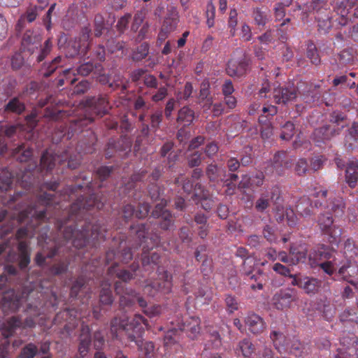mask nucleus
Instances as JSON below:
<instances>
[{"label":"nucleus","instance_id":"nucleus-1","mask_svg":"<svg viewBox=\"0 0 358 358\" xmlns=\"http://www.w3.org/2000/svg\"><path fill=\"white\" fill-rule=\"evenodd\" d=\"M148 327L145 320L140 315H135L134 317L129 320L126 316L122 318H115L111 322V332L115 336H117L119 331H130L132 330L137 334H141L145 327Z\"/></svg>","mask_w":358,"mask_h":358},{"label":"nucleus","instance_id":"nucleus-2","mask_svg":"<svg viewBox=\"0 0 358 358\" xmlns=\"http://www.w3.org/2000/svg\"><path fill=\"white\" fill-rule=\"evenodd\" d=\"M344 117L339 113H334L331 124L319 129H316L313 134V138L316 143L324 142L338 134L345 126Z\"/></svg>","mask_w":358,"mask_h":358},{"label":"nucleus","instance_id":"nucleus-3","mask_svg":"<svg viewBox=\"0 0 358 358\" xmlns=\"http://www.w3.org/2000/svg\"><path fill=\"white\" fill-rule=\"evenodd\" d=\"M317 255L319 256L318 265L327 274L332 275L338 266V258L334 256V252L322 247L318 249Z\"/></svg>","mask_w":358,"mask_h":358},{"label":"nucleus","instance_id":"nucleus-4","mask_svg":"<svg viewBox=\"0 0 358 358\" xmlns=\"http://www.w3.org/2000/svg\"><path fill=\"white\" fill-rule=\"evenodd\" d=\"M317 222L321 231L329 236L330 242L337 243L341 235V229L334 225L332 217L329 214H321Z\"/></svg>","mask_w":358,"mask_h":358},{"label":"nucleus","instance_id":"nucleus-5","mask_svg":"<svg viewBox=\"0 0 358 358\" xmlns=\"http://www.w3.org/2000/svg\"><path fill=\"white\" fill-rule=\"evenodd\" d=\"M340 358H356L358 355V339L352 334H348L341 339Z\"/></svg>","mask_w":358,"mask_h":358},{"label":"nucleus","instance_id":"nucleus-6","mask_svg":"<svg viewBox=\"0 0 358 358\" xmlns=\"http://www.w3.org/2000/svg\"><path fill=\"white\" fill-rule=\"evenodd\" d=\"M290 278L292 279L291 284L298 286L307 294H315L321 287V281L313 277L290 275Z\"/></svg>","mask_w":358,"mask_h":358},{"label":"nucleus","instance_id":"nucleus-7","mask_svg":"<svg viewBox=\"0 0 358 358\" xmlns=\"http://www.w3.org/2000/svg\"><path fill=\"white\" fill-rule=\"evenodd\" d=\"M296 90L294 87L284 88L279 87L274 89L273 98L277 103H287L296 98Z\"/></svg>","mask_w":358,"mask_h":358},{"label":"nucleus","instance_id":"nucleus-8","mask_svg":"<svg viewBox=\"0 0 358 358\" xmlns=\"http://www.w3.org/2000/svg\"><path fill=\"white\" fill-rule=\"evenodd\" d=\"M338 273L341 278L351 283L356 284L358 280V267L350 262L348 264H344L339 268Z\"/></svg>","mask_w":358,"mask_h":358},{"label":"nucleus","instance_id":"nucleus-9","mask_svg":"<svg viewBox=\"0 0 358 358\" xmlns=\"http://www.w3.org/2000/svg\"><path fill=\"white\" fill-rule=\"evenodd\" d=\"M345 182L351 188L356 187L358 181V160L352 158L348 161L345 170Z\"/></svg>","mask_w":358,"mask_h":358},{"label":"nucleus","instance_id":"nucleus-10","mask_svg":"<svg viewBox=\"0 0 358 358\" xmlns=\"http://www.w3.org/2000/svg\"><path fill=\"white\" fill-rule=\"evenodd\" d=\"M245 322L249 330L253 334H259L262 332L265 328L263 320L256 314L248 315Z\"/></svg>","mask_w":358,"mask_h":358},{"label":"nucleus","instance_id":"nucleus-11","mask_svg":"<svg viewBox=\"0 0 358 358\" xmlns=\"http://www.w3.org/2000/svg\"><path fill=\"white\" fill-rule=\"evenodd\" d=\"M274 303L277 308H284L289 306L292 301L294 300V291L285 290L281 291L274 296Z\"/></svg>","mask_w":358,"mask_h":358},{"label":"nucleus","instance_id":"nucleus-12","mask_svg":"<svg viewBox=\"0 0 358 358\" xmlns=\"http://www.w3.org/2000/svg\"><path fill=\"white\" fill-rule=\"evenodd\" d=\"M19 299L13 290H10L6 293L3 297V308L4 310H10L12 311L16 310L20 306Z\"/></svg>","mask_w":358,"mask_h":358},{"label":"nucleus","instance_id":"nucleus-13","mask_svg":"<svg viewBox=\"0 0 358 358\" xmlns=\"http://www.w3.org/2000/svg\"><path fill=\"white\" fill-rule=\"evenodd\" d=\"M247 64L244 62L231 59L229 62L227 72L230 76H241L246 71Z\"/></svg>","mask_w":358,"mask_h":358},{"label":"nucleus","instance_id":"nucleus-14","mask_svg":"<svg viewBox=\"0 0 358 358\" xmlns=\"http://www.w3.org/2000/svg\"><path fill=\"white\" fill-rule=\"evenodd\" d=\"M289 254L291 255L290 265H295L306 260L307 251L303 246H300L297 248L292 247Z\"/></svg>","mask_w":358,"mask_h":358},{"label":"nucleus","instance_id":"nucleus-15","mask_svg":"<svg viewBox=\"0 0 358 358\" xmlns=\"http://www.w3.org/2000/svg\"><path fill=\"white\" fill-rule=\"evenodd\" d=\"M149 210L150 206L147 203L143 204L139 207L138 210H135L134 208L130 205H128L124 208V213L126 217H128L134 214L136 217L144 218L148 215Z\"/></svg>","mask_w":358,"mask_h":358},{"label":"nucleus","instance_id":"nucleus-16","mask_svg":"<svg viewBox=\"0 0 358 358\" xmlns=\"http://www.w3.org/2000/svg\"><path fill=\"white\" fill-rule=\"evenodd\" d=\"M200 320L198 317H190L189 320L183 324L182 330L189 331V336L194 338L200 330Z\"/></svg>","mask_w":358,"mask_h":358},{"label":"nucleus","instance_id":"nucleus-17","mask_svg":"<svg viewBox=\"0 0 358 358\" xmlns=\"http://www.w3.org/2000/svg\"><path fill=\"white\" fill-rule=\"evenodd\" d=\"M194 118V113L188 107H183L178 112L177 121L185 125L190 124Z\"/></svg>","mask_w":358,"mask_h":358},{"label":"nucleus","instance_id":"nucleus-18","mask_svg":"<svg viewBox=\"0 0 358 358\" xmlns=\"http://www.w3.org/2000/svg\"><path fill=\"white\" fill-rule=\"evenodd\" d=\"M136 301H138L140 306L142 308L146 306V302L145 301V300L141 297L137 296L133 292H131V294H125L124 295H122L120 297V304L121 306H129L131 303H135Z\"/></svg>","mask_w":358,"mask_h":358},{"label":"nucleus","instance_id":"nucleus-19","mask_svg":"<svg viewBox=\"0 0 358 358\" xmlns=\"http://www.w3.org/2000/svg\"><path fill=\"white\" fill-rule=\"evenodd\" d=\"M338 58L341 66L351 64L356 59V52L352 48L344 50L339 54Z\"/></svg>","mask_w":358,"mask_h":358},{"label":"nucleus","instance_id":"nucleus-20","mask_svg":"<svg viewBox=\"0 0 358 358\" xmlns=\"http://www.w3.org/2000/svg\"><path fill=\"white\" fill-rule=\"evenodd\" d=\"M152 215L155 217H162L165 221L164 223H162V227L166 229H169L171 224V220H169V217L171 215L168 210L163 209V205L162 203L156 206L155 210L152 212Z\"/></svg>","mask_w":358,"mask_h":358},{"label":"nucleus","instance_id":"nucleus-21","mask_svg":"<svg viewBox=\"0 0 358 358\" xmlns=\"http://www.w3.org/2000/svg\"><path fill=\"white\" fill-rule=\"evenodd\" d=\"M18 250L20 252V266L21 268H25L30 262L27 244L23 241L20 242Z\"/></svg>","mask_w":358,"mask_h":358},{"label":"nucleus","instance_id":"nucleus-22","mask_svg":"<svg viewBox=\"0 0 358 358\" xmlns=\"http://www.w3.org/2000/svg\"><path fill=\"white\" fill-rule=\"evenodd\" d=\"M313 206L309 202L308 199H303L296 206L298 213L303 217H307L311 215L313 212Z\"/></svg>","mask_w":358,"mask_h":358},{"label":"nucleus","instance_id":"nucleus-23","mask_svg":"<svg viewBox=\"0 0 358 358\" xmlns=\"http://www.w3.org/2000/svg\"><path fill=\"white\" fill-rule=\"evenodd\" d=\"M56 160L55 156L46 152L41 157V166L44 169L51 170L55 166V162Z\"/></svg>","mask_w":358,"mask_h":358},{"label":"nucleus","instance_id":"nucleus-24","mask_svg":"<svg viewBox=\"0 0 358 358\" xmlns=\"http://www.w3.org/2000/svg\"><path fill=\"white\" fill-rule=\"evenodd\" d=\"M24 110V106L21 103L18 99L14 98L11 99L6 107V110L15 113L17 114L21 113Z\"/></svg>","mask_w":358,"mask_h":358},{"label":"nucleus","instance_id":"nucleus-25","mask_svg":"<svg viewBox=\"0 0 358 358\" xmlns=\"http://www.w3.org/2000/svg\"><path fill=\"white\" fill-rule=\"evenodd\" d=\"M287 7L280 3H278L274 8V14L275 20L278 21L283 20L282 22H289L291 19L289 17H285V8Z\"/></svg>","mask_w":358,"mask_h":358},{"label":"nucleus","instance_id":"nucleus-26","mask_svg":"<svg viewBox=\"0 0 358 358\" xmlns=\"http://www.w3.org/2000/svg\"><path fill=\"white\" fill-rule=\"evenodd\" d=\"M238 349L241 351L244 357H249L254 352V346L248 339H244L239 343Z\"/></svg>","mask_w":358,"mask_h":358},{"label":"nucleus","instance_id":"nucleus-27","mask_svg":"<svg viewBox=\"0 0 358 358\" xmlns=\"http://www.w3.org/2000/svg\"><path fill=\"white\" fill-rule=\"evenodd\" d=\"M344 253L350 258L357 255V248L352 239L347 238L344 242Z\"/></svg>","mask_w":358,"mask_h":358},{"label":"nucleus","instance_id":"nucleus-28","mask_svg":"<svg viewBox=\"0 0 358 358\" xmlns=\"http://www.w3.org/2000/svg\"><path fill=\"white\" fill-rule=\"evenodd\" d=\"M100 301L102 303L109 305L113 302V296L109 287L106 285L101 289Z\"/></svg>","mask_w":358,"mask_h":358},{"label":"nucleus","instance_id":"nucleus-29","mask_svg":"<svg viewBox=\"0 0 358 358\" xmlns=\"http://www.w3.org/2000/svg\"><path fill=\"white\" fill-rule=\"evenodd\" d=\"M90 344V339L88 335L83 336V338H81L78 348L79 354L83 358H84L87 355Z\"/></svg>","mask_w":358,"mask_h":358},{"label":"nucleus","instance_id":"nucleus-30","mask_svg":"<svg viewBox=\"0 0 358 358\" xmlns=\"http://www.w3.org/2000/svg\"><path fill=\"white\" fill-rule=\"evenodd\" d=\"M294 124L287 122L282 128V131L280 135L281 138L286 141L291 139L294 135Z\"/></svg>","mask_w":358,"mask_h":358},{"label":"nucleus","instance_id":"nucleus-31","mask_svg":"<svg viewBox=\"0 0 358 358\" xmlns=\"http://www.w3.org/2000/svg\"><path fill=\"white\" fill-rule=\"evenodd\" d=\"M43 11L42 9L38 10L36 8H30L27 10V13L21 17L22 21H28L29 22H31L34 20H36V17L39 15H41V12Z\"/></svg>","mask_w":358,"mask_h":358},{"label":"nucleus","instance_id":"nucleus-32","mask_svg":"<svg viewBox=\"0 0 358 358\" xmlns=\"http://www.w3.org/2000/svg\"><path fill=\"white\" fill-rule=\"evenodd\" d=\"M20 324V322L17 318H10L7 322V329L3 331V335L6 338L11 336L15 328L18 327Z\"/></svg>","mask_w":358,"mask_h":358},{"label":"nucleus","instance_id":"nucleus-33","mask_svg":"<svg viewBox=\"0 0 358 358\" xmlns=\"http://www.w3.org/2000/svg\"><path fill=\"white\" fill-rule=\"evenodd\" d=\"M327 0H311V1L307 5V9L320 11L322 8H325Z\"/></svg>","mask_w":358,"mask_h":358},{"label":"nucleus","instance_id":"nucleus-34","mask_svg":"<svg viewBox=\"0 0 358 358\" xmlns=\"http://www.w3.org/2000/svg\"><path fill=\"white\" fill-rule=\"evenodd\" d=\"M24 148L23 145L19 146L17 148H16L13 152V154L15 155L17 154H19L20 152H22V155L18 156L17 158L20 162H25L28 159L30 158L31 156V152L29 150H24Z\"/></svg>","mask_w":358,"mask_h":358},{"label":"nucleus","instance_id":"nucleus-35","mask_svg":"<svg viewBox=\"0 0 358 358\" xmlns=\"http://www.w3.org/2000/svg\"><path fill=\"white\" fill-rule=\"evenodd\" d=\"M36 347L33 344H29L23 348L21 353L22 358H33L36 354Z\"/></svg>","mask_w":358,"mask_h":358},{"label":"nucleus","instance_id":"nucleus-36","mask_svg":"<svg viewBox=\"0 0 358 358\" xmlns=\"http://www.w3.org/2000/svg\"><path fill=\"white\" fill-rule=\"evenodd\" d=\"M269 206V199L266 196H262L255 203V208L260 212L264 211Z\"/></svg>","mask_w":358,"mask_h":358},{"label":"nucleus","instance_id":"nucleus-37","mask_svg":"<svg viewBox=\"0 0 358 358\" xmlns=\"http://www.w3.org/2000/svg\"><path fill=\"white\" fill-rule=\"evenodd\" d=\"M344 208V201L341 198H340L333 202L331 210L336 215H341L343 213Z\"/></svg>","mask_w":358,"mask_h":358},{"label":"nucleus","instance_id":"nucleus-38","mask_svg":"<svg viewBox=\"0 0 358 358\" xmlns=\"http://www.w3.org/2000/svg\"><path fill=\"white\" fill-rule=\"evenodd\" d=\"M308 170V163L304 159H300L295 166V171L298 175L304 174Z\"/></svg>","mask_w":358,"mask_h":358},{"label":"nucleus","instance_id":"nucleus-39","mask_svg":"<svg viewBox=\"0 0 358 358\" xmlns=\"http://www.w3.org/2000/svg\"><path fill=\"white\" fill-rule=\"evenodd\" d=\"M273 269L276 273H278L282 275L289 276V277H290V275H292L290 274L289 269L281 264H279V263L275 264L273 266Z\"/></svg>","mask_w":358,"mask_h":358},{"label":"nucleus","instance_id":"nucleus-40","mask_svg":"<svg viewBox=\"0 0 358 358\" xmlns=\"http://www.w3.org/2000/svg\"><path fill=\"white\" fill-rule=\"evenodd\" d=\"M93 70V65L90 63H85L77 69V72L83 76H87Z\"/></svg>","mask_w":358,"mask_h":358},{"label":"nucleus","instance_id":"nucleus-41","mask_svg":"<svg viewBox=\"0 0 358 358\" xmlns=\"http://www.w3.org/2000/svg\"><path fill=\"white\" fill-rule=\"evenodd\" d=\"M209 87L210 83L208 80H205L202 82L200 90V99H206L209 96Z\"/></svg>","mask_w":358,"mask_h":358},{"label":"nucleus","instance_id":"nucleus-42","mask_svg":"<svg viewBox=\"0 0 358 358\" xmlns=\"http://www.w3.org/2000/svg\"><path fill=\"white\" fill-rule=\"evenodd\" d=\"M264 237L270 242H274L276 241V236L274 234V230L272 227L266 226L263 231Z\"/></svg>","mask_w":358,"mask_h":358},{"label":"nucleus","instance_id":"nucleus-43","mask_svg":"<svg viewBox=\"0 0 358 358\" xmlns=\"http://www.w3.org/2000/svg\"><path fill=\"white\" fill-rule=\"evenodd\" d=\"M215 8L213 2L210 1L208 3L206 7V17L208 22L214 20Z\"/></svg>","mask_w":358,"mask_h":358},{"label":"nucleus","instance_id":"nucleus-44","mask_svg":"<svg viewBox=\"0 0 358 358\" xmlns=\"http://www.w3.org/2000/svg\"><path fill=\"white\" fill-rule=\"evenodd\" d=\"M287 223L289 225H294L296 223L297 217L294 213V210L291 208L286 209L285 212Z\"/></svg>","mask_w":358,"mask_h":358},{"label":"nucleus","instance_id":"nucleus-45","mask_svg":"<svg viewBox=\"0 0 358 358\" xmlns=\"http://www.w3.org/2000/svg\"><path fill=\"white\" fill-rule=\"evenodd\" d=\"M55 8L56 3H52L43 18V22H51L52 15H55L57 14Z\"/></svg>","mask_w":358,"mask_h":358},{"label":"nucleus","instance_id":"nucleus-46","mask_svg":"<svg viewBox=\"0 0 358 358\" xmlns=\"http://www.w3.org/2000/svg\"><path fill=\"white\" fill-rule=\"evenodd\" d=\"M166 279L163 282V285L158 283V287L157 289L164 292L167 293L171 290V282L170 280L169 279L168 275H166Z\"/></svg>","mask_w":358,"mask_h":358},{"label":"nucleus","instance_id":"nucleus-47","mask_svg":"<svg viewBox=\"0 0 358 358\" xmlns=\"http://www.w3.org/2000/svg\"><path fill=\"white\" fill-rule=\"evenodd\" d=\"M307 55L310 59L311 62L313 64H317L320 62V59L318 58V55L316 52L315 47L309 48V49L307 52Z\"/></svg>","mask_w":358,"mask_h":358},{"label":"nucleus","instance_id":"nucleus-48","mask_svg":"<svg viewBox=\"0 0 358 358\" xmlns=\"http://www.w3.org/2000/svg\"><path fill=\"white\" fill-rule=\"evenodd\" d=\"M144 313L149 317H154L161 313V307L159 306H153L144 310Z\"/></svg>","mask_w":358,"mask_h":358},{"label":"nucleus","instance_id":"nucleus-49","mask_svg":"<svg viewBox=\"0 0 358 358\" xmlns=\"http://www.w3.org/2000/svg\"><path fill=\"white\" fill-rule=\"evenodd\" d=\"M226 303L230 312H234L238 309V303L236 299L231 296L226 298Z\"/></svg>","mask_w":358,"mask_h":358},{"label":"nucleus","instance_id":"nucleus-50","mask_svg":"<svg viewBox=\"0 0 358 358\" xmlns=\"http://www.w3.org/2000/svg\"><path fill=\"white\" fill-rule=\"evenodd\" d=\"M201 156L197 152L193 153L188 159V162L189 166H198L201 163Z\"/></svg>","mask_w":358,"mask_h":358},{"label":"nucleus","instance_id":"nucleus-51","mask_svg":"<svg viewBox=\"0 0 358 358\" xmlns=\"http://www.w3.org/2000/svg\"><path fill=\"white\" fill-rule=\"evenodd\" d=\"M167 94V90L165 87H162L159 90V91L152 96V99L154 101H159L164 99Z\"/></svg>","mask_w":358,"mask_h":358},{"label":"nucleus","instance_id":"nucleus-52","mask_svg":"<svg viewBox=\"0 0 358 358\" xmlns=\"http://www.w3.org/2000/svg\"><path fill=\"white\" fill-rule=\"evenodd\" d=\"M271 338L273 340L274 345L275 346V348H279L280 345H281V341L280 340H282L283 338V336L281 334H280V333H278L277 331H273L271 334Z\"/></svg>","mask_w":358,"mask_h":358},{"label":"nucleus","instance_id":"nucleus-53","mask_svg":"<svg viewBox=\"0 0 358 358\" xmlns=\"http://www.w3.org/2000/svg\"><path fill=\"white\" fill-rule=\"evenodd\" d=\"M253 15L256 22H262L263 21L266 20V15L259 8L254 10Z\"/></svg>","mask_w":358,"mask_h":358},{"label":"nucleus","instance_id":"nucleus-54","mask_svg":"<svg viewBox=\"0 0 358 358\" xmlns=\"http://www.w3.org/2000/svg\"><path fill=\"white\" fill-rule=\"evenodd\" d=\"M167 11L168 13L165 17L166 20H169L172 21H176L178 20V13L176 11V9L173 6H171Z\"/></svg>","mask_w":358,"mask_h":358},{"label":"nucleus","instance_id":"nucleus-55","mask_svg":"<svg viewBox=\"0 0 358 358\" xmlns=\"http://www.w3.org/2000/svg\"><path fill=\"white\" fill-rule=\"evenodd\" d=\"M234 87L231 81L227 80L222 86V92L227 95H231L234 92Z\"/></svg>","mask_w":358,"mask_h":358},{"label":"nucleus","instance_id":"nucleus-56","mask_svg":"<svg viewBox=\"0 0 358 358\" xmlns=\"http://www.w3.org/2000/svg\"><path fill=\"white\" fill-rule=\"evenodd\" d=\"M218 169L217 166L210 164L208 166L207 174L210 180H215L217 177Z\"/></svg>","mask_w":358,"mask_h":358},{"label":"nucleus","instance_id":"nucleus-57","mask_svg":"<svg viewBox=\"0 0 358 358\" xmlns=\"http://www.w3.org/2000/svg\"><path fill=\"white\" fill-rule=\"evenodd\" d=\"M218 151V147L216 144L215 143H209L207 146H206V154L208 156V157H211L213 155H214L215 154H216Z\"/></svg>","mask_w":358,"mask_h":358},{"label":"nucleus","instance_id":"nucleus-58","mask_svg":"<svg viewBox=\"0 0 358 358\" xmlns=\"http://www.w3.org/2000/svg\"><path fill=\"white\" fill-rule=\"evenodd\" d=\"M175 102V100L173 99H171L169 100V101L166 103L165 108V115L168 118L171 117V113L174 109Z\"/></svg>","mask_w":358,"mask_h":358},{"label":"nucleus","instance_id":"nucleus-59","mask_svg":"<svg viewBox=\"0 0 358 358\" xmlns=\"http://www.w3.org/2000/svg\"><path fill=\"white\" fill-rule=\"evenodd\" d=\"M162 120V113H156L151 116V126L156 128L159 126Z\"/></svg>","mask_w":358,"mask_h":358},{"label":"nucleus","instance_id":"nucleus-60","mask_svg":"<svg viewBox=\"0 0 358 358\" xmlns=\"http://www.w3.org/2000/svg\"><path fill=\"white\" fill-rule=\"evenodd\" d=\"M147 15V10L145 9H142L139 11H138L135 15L134 20L135 22H142L146 17Z\"/></svg>","mask_w":358,"mask_h":358},{"label":"nucleus","instance_id":"nucleus-61","mask_svg":"<svg viewBox=\"0 0 358 358\" xmlns=\"http://www.w3.org/2000/svg\"><path fill=\"white\" fill-rule=\"evenodd\" d=\"M262 136L264 138H268L272 135V128L269 124H265L261 131Z\"/></svg>","mask_w":358,"mask_h":358},{"label":"nucleus","instance_id":"nucleus-62","mask_svg":"<svg viewBox=\"0 0 358 358\" xmlns=\"http://www.w3.org/2000/svg\"><path fill=\"white\" fill-rule=\"evenodd\" d=\"M225 103L229 108H234L236 105V99L231 95H227L225 96Z\"/></svg>","mask_w":358,"mask_h":358},{"label":"nucleus","instance_id":"nucleus-63","mask_svg":"<svg viewBox=\"0 0 358 358\" xmlns=\"http://www.w3.org/2000/svg\"><path fill=\"white\" fill-rule=\"evenodd\" d=\"M349 135L354 139H358V124L353 123L349 129Z\"/></svg>","mask_w":358,"mask_h":358},{"label":"nucleus","instance_id":"nucleus-64","mask_svg":"<svg viewBox=\"0 0 358 358\" xmlns=\"http://www.w3.org/2000/svg\"><path fill=\"white\" fill-rule=\"evenodd\" d=\"M145 84L150 87H155L157 86V80L152 76H147L145 78Z\"/></svg>","mask_w":358,"mask_h":358}]
</instances>
